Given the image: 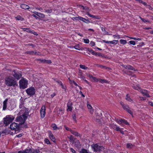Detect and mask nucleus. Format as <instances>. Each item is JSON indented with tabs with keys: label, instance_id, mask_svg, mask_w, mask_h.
I'll return each instance as SVG.
<instances>
[{
	"label": "nucleus",
	"instance_id": "obj_2",
	"mask_svg": "<svg viewBox=\"0 0 153 153\" xmlns=\"http://www.w3.org/2000/svg\"><path fill=\"white\" fill-rule=\"evenodd\" d=\"M5 83L7 85L9 86H15L16 84V81L13 77H8L5 79Z\"/></svg>",
	"mask_w": 153,
	"mask_h": 153
},
{
	"label": "nucleus",
	"instance_id": "obj_62",
	"mask_svg": "<svg viewBox=\"0 0 153 153\" xmlns=\"http://www.w3.org/2000/svg\"><path fill=\"white\" fill-rule=\"evenodd\" d=\"M52 63L51 61V60H47L46 63L48 64H51Z\"/></svg>",
	"mask_w": 153,
	"mask_h": 153
},
{
	"label": "nucleus",
	"instance_id": "obj_41",
	"mask_svg": "<svg viewBox=\"0 0 153 153\" xmlns=\"http://www.w3.org/2000/svg\"><path fill=\"white\" fill-rule=\"evenodd\" d=\"M52 127L53 128L54 130H56L57 129H59V128L57 127V126L55 124H52Z\"/></svg>",
	"mask_w": 153,
	"mask_h": 153
},
{
	"label": "nucleus",
	"instance_id": "obj_22",
	"mask_svg": "<svg viewBox=\"0 0 153 153\" xmlns=\"http://www.w3.org/2000/svg\"><path fill=\"white\" fill-rule=\"evenodd\" d=\"M7 99H6L3 102V110H5L7 108Z\"/></svg>",
	"mask_w": 153,
	"mask_h": 153
},
{
	"label": "nucleus",
	"instance_id": "obj_55",
	"mask_svg": "<svg viewBox=\"0 0 153 153\" xmlns=\"http://www.w3.org/2000/svg\"><path fill=\"white\" fill-rule=\"evenodd\" d=\"M90 44L91 46L92 47L95 45V43L92 41H91L90 42Z\"/></svg>",
	"mask_w": 153,
	"mask_h": 153
},
{
	"label": "nucleus",
	"instance_id": "obj_4",
	"mask_svg": "<svg viewBox=\"0 0 153 153\" xmlns=\"http://www.w3.org/2000/svg\"><path fill=\"white\" fill-rule=\"evenodd\" d=\"M26 92L27 95L32 96L35 94L36 89L34 87L31 86L26 90Z\"/></svg>",
	"mask_w": 153,
	"mask_h": 153
},
{
	"label": "nucleus",
	"instance_id": "obj_58",
	"mask_svg": "<svg viewBox=\"0 0 153 153\" xmlns=\"http://www.w3.org/2000/svg\"><path fill=\"white\" fill-rule=\"evenodd\" d=\"M18 153H27V149L24 151H19L18 152Z\"/></svg>",
	"mask_w": 153,
	"mask_h": 153
},
{
	"label": "nucleus",
	"instance_id": "obj_6",
	"mask_svg": "<svg viewBox=\"0 0 153 153\" xmlns=\"http://www.w3.org/2000/svg\"><path fill=\"white\" fill-rule=\"evenodd\" d=\"M120 104L124 110H126L130 114L132 115V111L129 109V106L128 105L124 104L122 102H120Z\"/></svg>",
	"mask_w": 153,
	"mask_h": 153
},
{
	"label": "nucleus",
	"instance_id": "obj_28",
	"mask_svg": "<svg viewBox=\"0 0 153 153\" xmlns=\"http://www.w3.org/2000/svg\"><path fill=\"white\" fill-rule=\"evenodd\" d=\"M15 18L17 20H20L21 21H23L24 19V18L19 15L15 17Z\"/></svg>",
	"mask_w": 153,
	"mask_h": 153
},
{
	"label": "nucleus",
	"instance_id": "obj_37",
	"mask_svg": "<svg viewBox=\"0 0 153 153\" xmlns=\"http://www.w3.org/2000/svg\"><path fill=\"white\" fill-rule=\"evenodd\" d=\"M69 139L70 142L73 143L74 142V138L73 135H71L69 137Z\"/></svg>",
	"mask_w": 153,
	"mask_h": 153
},
{
	"label": "nucleus",
	"instance_id": "obj_36",
	"mask_svg": "<svg viewBox=\"0 0 153 153\" xmlns=\"http://www.w3.org/2000/svg\"><path fill=\"white\" fill-rule=\"evenodd\" d=\"M118 40H114L113 41H110V44H111L116 45L118 43Z\"/></svg>",
	"mask_w": 153,
	"mask_h": 153
},
{
	"label": "nucleus",
	"instance_id": "obj_44",
	"mask_svg": "<svg viewBox=\"0 0 153 153\" xmlns=\"http://www.w3.org/2000/svg\"><path fill=\"white\" fill-rule=\"evenodd\" d=\"M19 104L21 105H24L25 104V102L23 99H21L20 100V101L19 102Z\"/></svg>",
	"mask_w": 153,
	"mask_h": 153
},
{
	"label": "nucleus",
	"instance_id": "obj_32",
	"mask_svg": "<svg viewBox=\"0 0 153 153\" xmlns=\"http://www.w3.org/2000/svg\"><path fill=\"white\" fill-rule=\"evenodd\" d=\"M126 100L129 102H131V101H132V100L131 99L130 96H129L128 94H127L126 95Z\"/></svg>",
	"mask_w": 153,
	"mask_h": 153
},
{
	"label": "nucleus",
	"instance_id": "obj_23",
	"mask_svg": "<svg viewBox=\"0 0 153 153\" xmlns=\"http://www.w3.org/2000/svg\"><path fill=\"white\" fill-rule=\"evenodd\" d=\"M119 121L121 123V126H122L123 124L126 125H128L129 124L127 122L126 120L124 119H121Z\"/></svg>",
	"mask_w": 153,
	"mask_h": 153
},
{
	"label": "nucleus",
	"instance_id": "obj_5",
	"mask_svg": "<svg viewBox=\"0 0 153 153\" xmlns=\"http://www.w3.org/2000/svg\"><path fill=\"white\" fill-rule=\"evenodd\" d=\"M10 128L11 130H14L15 133L18 132L20 130L19 124L15 122L10 124Z\"/></svg>",
	"mask_w": 153,
	"mask_h": 153
},
{
	"label": "nucleus",
	"instance_id": "obj_15",
	"mask_svg": "<svg viewBox=\"0 0 153 153\" xmlns=\"http://www.w3.org/2000/svg\"><path fill=\"white\" fill-rule=\"evenodd\" d=\"M140 92L143 94V96H146L147 97H150L149 94L148 93L147 91L146 90L142 89Z\"/></svg>",
	"mask_w": 153,
	"mask_h": 153
},
{
	"label": "nucleus",
	"instance_id": "obj_60",
	"mask_svg": "<svg viewBox=\"0 0 153 153\" xmlns=\"http://www.w3.org/2000/svg\"><path fill=\"white\" fill-rule=\"evenodd\" d=\"M113 37L114 38H117V39H120V38L119 35H113Z\"/></svg>",
	"mask_w": 153,
	"mask_h": 153
},
{
	"label": "nucleus",
	"instance_id": "obj_7",
	"mask_svg": "<svg viewBox=\"0 0 153 153\" xmlns=\"http://www.w3.org/2000/svg\"><path fill=\"white\" fill-rule=\"evenodd\" d=\"M27 119L23 117L22 115H20L16 117V122H19L20 124H24Z\"/></svg>",
	"mask_w": 153,
	"mask_h": 153
},
{
	"label": "nucleus",
	"instance_id": "obj_26",
	"mask_svg": "<svg viewBox=\"0 0 153 153\" xmlns=\"http://www.w3.org/2000/svg\"><path fill=\"white\" fill-rule=\"evenodd\" d=\"M101 83H108V82L105 79H102L100 78L99 79V81Z\"/></svg>",
	"mask_w": 153,
	"mask_h": 153
},
{
	"label": "nucleus",
	"instance_id": "obj_51",
	"mask_svg": "<svg viewBox=\"0 0 153 153\" xmlns=\"http://www.w3.org/2000/svg\"><path fill=\"white\" fill-rule=\"evenodd\" d=\"M145 45L144 43L143 42H142L140 43V44L137 45V47H141L142 46H143Z\"/></svg>",
	"mask_w": 153,
	"mask_h": 153
},
{
	"label": "nucleus",
	"instance_id": "obj_10",
	"mask_svg": "<svg viewBox=\"0 0 153 153\" xmlns=\"http://www.w3.org/2000/svg\"><path fill=\"white\" fill-rule=\"evenodd\" d=\"M13 75L14 77L17 80H19L22 76L21 73L18 71H16L15 70H14L13 71Z\"/></svg>",
	"mask_w": 153,
	"mask_h": 153
},
{
	"label": "nucleus",
	"instance_id": "obj_8",
	"mask_svg": "<svg viewBox=\"0 0 153 153\" xmlns=\"http://www.w3.org/2000/svg\"><path fill=\"white\" fill-rule=\"evenodd\" d=\"M13 120V118L10 117H7V116L5 118H4V123L6 126H7L11 123Z\"/></svg>",
	"mask_w": 153,
	"mask_h": 153
},
{
	"label": "nucleus",
	"instance_id": "obj_47",
	"mask_svg": "<svg viewBox=\"0 0 153 153\" xmlns=\"http://www.w3.org/2000/svg\"><path fill=\"white\" fill-rule=\"evenodd\" d=\"M132 144L131 143H128L126 144V147L128 148H132Z\"/></svg>",
	"mask_w": 153,
	"mask_h": 153
},
{
	"label": "nucleus",
	"instance_id": "obj_57",
	"mask_svg": "<svg viewBox=\"0 0 153 153\" xmlns=\"http://www.w3.org/2000/svg\"><path fill=\"white\" fill-rule=\"evenodd\" d=\"M84 42L86 44H88L89 42V40L88 39H84Z\"/></svg>",
	"mask_w": 153,
	"mask_h": 153
},
{
	"label": "nucleus",
	"instance_id": "obj_25",
	"mask_svg": "<svg viewBox=\"0 0 153 153\" xmlns=\"http://www.w3.org/2000/svg\"><path fill=\"white\" fill-rule=\"evenodd\" d=\"M133 88L136 90L140 91L141 90V88L140 87L139 85H133L132 86Z\"/></svg>",
	"mask_w": 153,
	"mask_h": 153
},
{
	"label": "nucleus",
	"instance_id": "obj_19",
	"mask_svg": "<svg viewBox=\"0 0 153 153\" xmlns=\"http://www.w3.org/2000/svg\"><path fill=\"white\" fill-rule=\"evenodd\" d=\"M87 106L88 109L89 110L90 114H92L94 112V109L91 104L89 103L88 102H87Z\"/></svg>",
	"mask_w": 153,
	"mask_h": 153
},
{
	"label": "nucleus",
	"instance_id": "obj_54",
	"mask_svg": "<svg viewBox=\"0 0 153 153\" xmlns=\"http://www.w3.org/2000/svg\"><path fill=\"white\" fill-rule=\"evenodd\" d=\"M70 150L71 152L73 153H76V151L72 148H71L70 149Z\"/></svg>",
	"mask_w": 153,
	"mask_h": 153
},
{
	"label": "nucleus",
	"instance_id": "obj_42",
	"mask_svg": "<svg viewBox=\"0 0 153 153\" xmlns=\"http://www.w3.org/2000/svg\"><path fill=\"white\" fill-rule=\"evenodd\" d=\"M72 47H74V48L76 50H80V48L79 47V46L78 45H76L74 46H72Z\"/></svg>",
	"mask_w": 153,
	"mask_h": 153
},
{
	"label": "nucleus",
	"instance_id": "obj_46",
	"mask_svg": "<svg viewBox=\"0 0 153 153\" xmlns=\"http://www.w3.org/2000/svg\"><path fill=\"white\" fill-rule=\"evenodd\" d=\"M60 85L61 86L62 88L63 89H64L65 91H66V89H66L67 88V87H66V86L64 85L63 84V83L61 84Z\"/></svg>",
	"mask_w": 153,
	"mask_h": 153
},
{
	"label": "nucleus",
	"instance_id": "obj_17",
	"mask_svg": "<svg viewBox=\"0 0 153 153\" xmlns=\"http://www.w3.org/2000/svg\"><path fill=\"white\" fill-rule=\"evenodd\" d=\"M72 19L74 21L80 20L81 21H82V22H84L85 21H84L85 20H86L85 19V18L82 17H80V16H78V17L76 16L75 17H73L72 18Z\"/></svg>",
	"mask_w": 153,
	"mask_h": 153
},
{
	"label": "nucleus",
	"instance_id": "obj_64",
	"mask_svg": "<svg viewBox=\"0 0 153 153\" xmlns=\"http://www.w3.org/2000/svg\"><path fill=\"white\" fill-rule=\"evenodd\" d=\"M73 117V119H74V120L75 121H76V114H74L73 115V117Z\"/></svg>",
	"mask_w": 153,
	"mask_h": 153
},
{
	"label": "nucleus",
	"instance_id": "obj_63",
	"mask_svg": "<svg viewBox=\"0 0 153 153\" xmlns=\"http://www.w3.org/2000/svg\"><path fill=\"white\" fill-rule=\"evenodd\" d=\"M23 135V134L22 133H21L18 135H16V137H21Z\"/></svg>",
	"mask_w": 153,
	"mask_h": 153
},
{
	"label": "nucleus",
	"instance_id": "obj_18",
	"mask_svg": "<svg viewBox=\"0 0 153 153\" xmlns=\"http://www.w3.org/2000/svg\"><path fill=\"white\" fill-rule=\"evenodd\" d=\"M111 127L114 130L116 131L120 130V128L116 124H111L110 125Z\"/></svg>",
	"mask_w": 153,
	"mask_h": 153
},
{
	"label": "nucleus",
	"instance_id": "obj_3",
	"mask_svg": "<svg viewBox=\"0 0 153 153\" xmlns=\"http://www.w3.org/2000/svg\"><path fill=\"white\" fill-rule=\"evenodd\" d=\"M28 81L26 79L23 78L20 80L19 85L20 88L24 89L27 87Z\"/></svg>",
	"mask_w": 153,
	"mask_h": 153
},
{
	"label": "nucleus",
	"instance_id": "obj_38",
	"mask_svg": "<svg viewBox=\"0 0 153 153\" xmlns=\"http://www.w3.org/2000/svg\"><path fill=\"white\" fill-rule=\"evenodd\" d=\"M120 42L121 44L123 45H125L127 43V41L126 40L124 39H120Z\"/></svg>",
	"mask_w": 153,
	"mask_h": 153
},
{
	"label": "nucleus",
	"instance_id": "obj_61",
	"mask_svg": "<svg viewBox=\"0 0 153 153\" xmlns=\"http://www.w3.org/2000/svg\"><path fill=\"white\" fill-rule=\"evenodd\" d=\"M85 19L86 20H85L84 21V22H85L86 23H89L90 22V21H89V20L87 19Z\"/></svg>",
	"mask_w": 153,
	"mask_h": 153
},
{
	"label": "nucleus",
	"instance_id": "obj_39",
	"mask_svg": "<svg viewBox=\"0 0 153 153\" xmlns=\"http://www.w3.org/2000/svg\"><path fill=\"white\" fill-rule=\"evenodd\" d=\"M38 15V16L41 18H44L45 17V14L40 13H39Z\"/></svg>",
	"mask_w": 153,
	"mask_h": 153
},
{
	"label": "nucleus",
	"instance_id": "obj_24",
	"mask_svg": "<svg viewBox=\"0 0 153 153\" xmlns=\"http://www.w3.org/2000/svg\"><path fill=\"white\" fill-rule=\"evenodd\" d=\"M27 153H38L37 150L30 149H27Z\"/></svg>",
	"mask_w": 153,
	"mask_h": 153
},
{
	"label": "nucleus",
	"instance_id": "obj_56",
	"mask_svg": "<svg viewBox=\"0 0 153 153\" xmlns=\"http://www.w3.org/2000/svg\"><path fill=\"white\" fill-rule=\"evenodd\" d=\"M88 51H89V52L91 53L92 54H93V53H94V51L91 48H88Z\"/></svg>",
	"mask_w": 153,
	"mask_h": 153
},
{
	"label": "nucleus",
	"instance_id": "obj_49",
	"mask_svg": "<svg viewBox=\"0 0 153 153\" xmlns=\"http://www.w3.org/2000/svg\"><path fill=\"white\" fill-rule=\"evenodd\" d=\"M30 33L33 34L34 35L37 36L38 35V33L35 32L34 30H31Z\"/></svg>",
	"mask_w": 153,
	"mask_h": 153
},
{
	"label": "nucleus",
	"instance_id": "obj_30",
	"mask_svg": "<svg viewBox=\"0 0 153 153\" xmlns=\"http://www.w3.org/2000/svg\"><path fill=\"white\" fill-rule=\"evenodd\" d=\"M24 31H26L27 32L30 33L31 30L29 28H22Z\"/></svg>",
	"mask_w": 153,
	"mask_h": 153
},
{
	"label": "nucleus",
	"instance_id": "obj_50",
	"mask_svg": "<svg viewBox=\"0 0 153 153\" xmlns=\"http://www.w3.org/2000/svg\"><path fill=\"white\" fill-rule=\"evenodd\" d=\"M52 11V10L51 9H49L47 10H45V12L48 13H51Z\"/></svg>",
	"mask_w": 153,
	"mask_h": 153
},
{
	"label": "nucleus",
	"instance_id": "obj_59",
	"mask_svg": "<svg viewBox=\"0 0 153 153\" xmlns=\"http://www.w3.org/2000/svg\"><path fill=\"white\" fill-rule=\"evenodd\" d=\"M81 78L83 80H84L85 79V77L83 76V74H81L79 75Z\"/></svg>",
	"mask_w": 153,
	"mask_h": 153
},
{
	"label": "nucleus",
	"instance_id": "obj_1",
	"mask_svg": "<svg viewBox=\"0 0 153 153\" xmlns=\"http://www.w3.org/2000/svg\"><path fill=\"white\" fill-rule=\"evenodd\" d=\"M91 146L94 151L96 152L102 151L105 149L103 146H100V143L93 144Z\"/></svg>",
	"mask_w": 153,
	"mask_h": 153
},
{
	"label": "nucleus",
	"instance_id": "obj_12",
	"mask_svg": "<svg viewBox=\"0 0 153 153\" xmlns=\"http://www.w3.org/2000/svg\"><path fill=\"white\" fill-rule=\"evenodd\" d=\"M121 66L123 67L124 68L128 69V70H130L132 71H136L137 70L135 69L131 65H123V64L121 65Z\"/></svg>",
	"mask_w": 153,
	"mask_h": 153
},
{
	"label": "nucleus",
	"instance_id": "obj_9",
	"mask_svg": "<svg viewBox=\"0 0 153 153\" xmlns=\"http://www.w3.org/2000/svg\"><path fill=\"white\" fill-rule=\"evenodd\" d=\"M30 113V111H29V109L27 108H26L25 110H23L22 111L19 112L20 114H21L22 113H23L22 115L23 116V117L25 118V119H27V118L28 114Z\"/></svg>",
	"mask_w": 153,
	"mask_h": 153
},
{
	"label": "nucleus",
	"instance_id": "obj_13",
	"mask_svg": "<svg viewBox=\"0 0 153 153\" xmlns=\"http://www.w3.org/2000/svg\"><path fill=\"white\" fill-rule=\"evenodd\" d=\"M72 105L73 103L70 100H69L67 103V111H72L73 108L72 106Z\"/></svg>",
	"mask_w": 153,
	"mask_h": 153
},
{
	"label": "nucleus",
	"instance_id": "obj_16",
	"mask_svg": "<svg viewBox=\"0 0 153 153\" xmlns=\"http://www.w3.org/2000/svg\"><path fill=\"white\" fill-rule=\"evenodd\" d=\"M26 53L27 54L31 55H40L39 54V52H37L36 51H27L26 52Z\"/></svg>",
	"mask_w": 153,
	"mask_h": 153
},
{
	"label": "nucleus",
	"instance_id": "obj_27",
	"mask_svg": "<svg viewBox=\"0 0 153 153\" xmlns=\"http://www.w3.org/2000/svg\"><path fill=\"white\" fill-rule=\"evenodd\" d=\"M73 134L74 135L76 136H80V134L79 133L77 132L72 130L71 133Z\"/></svg>",
	"mask_w": 153,
	"mask_h": 153
},
{
	"label": "nucleus",
	"instance_id": "obj_21",
	"mask_svg": "<svg viewBox=\"0 0 153 153\" xmlns=\"http://www.w3.org/2000/svg\"><path fill=\"white\" fill-rule=\"evenodd\" d=\"M87 15L90 17L94 18L95 19H100L101 17L100 16H95L92 14H91L89 13L87 14Z\"/></svg>",
	"mask_w": 153,
	"mask_h": 153
},
{
	"label": "nucleus",
	"instance_id": "obj_53",
	"mask_svg": "<svg viewBox=\"0 0 153 153\" xmlns=\"http://www.w3.org/2000/svg\"><path fill=\"white\" fill-rule=\"evenodd\" d=\"M36 9L37 10H40L41 12H43L44 11L43 10V9L42 8L40 7H37L36 8Z\"/></svg>",
	"mask_w": 153,
	"mask_h": 153
},
{
	"label": "nucleus",
	"instance_id": "obj_35",
	"mask_svg": "<svg viewBox=\"0 0 153 153\" xmlns=\"http://www.w3.org/2000/svg\"><path fill=\"white\" fill-rule=\"evenodd\" d=\"M19 108L20 109H21L20 110L21 112L23 110H25L26 108L24 106V105H22L20 104H19Z\"/></svg>",
	"mask_w": 153,
	"mask_h": 153
},
{
	"label": "nucleus",
	"instance_id": "obj_43",
	"mask_svg": "<svg viewBox=\"0 0 153 153\" xmlns=\"http://www.w3.org/2000/svg\"><path fill=\"white\" fill-rule=\"evenodd\" d=\"M64 127L65 128V129L67 131H70L71 133V131H72V130L70 128H69V127H67L65 125L64 126Z\"/></svg>",
	"mask_w": 153,
	"mask_h": 153
},
{
	"label": "nucleus",
	"instance_id": "obj_11",
	"mask_svg": "<svg viewBox=\"0 0 153 153\" xmlns=\"http://www.w3.org/2000/svg\"><path fill=\"white\" fill-rule=\"evenodd\" d=\"M46 108L45 105H43L41 109L40 113L42 118H43L45 116L46 113Z\"/></svg>",
	"mask_w": 153,
	"mask_h": 153
},
{
	"label": "nucleus",
	"instance_id": "obj_45",
	"mask_svg": "<svg viewBox=\"0 0 153 153\" xmlns=\"http://www.w3.org/2000/svg\"><path fill=\"white\" fill-rule=\"evenodd\" d=\"M46 60L45 59H37V60L39 61H40L42 62L46 63Z\"/></svg>",
	"mask_w": 153,
	"mask_h": 153
},
{
	"label": "nucleus",
	"instance_id": "obj_33",
	"mask_svg": "<svg viewBox=\"0 0 153 153\" xmlns=\"http://www.w3.org/2000/svg\"><path fill=\"white\" fill-rule=\"evenodd\" d=\"M135 1H138L140 4H142L144 6H147L148 4H147V3L146 2L143 1L142 0H135Z\"/></svg>",
	"mask_w": 153,
	"mask_h": 153
},
{
	"label": "nucleus",
	"instance_id": "obj_40",
	"mask_svg": "<svg viewBox=\"0 0 153 153\" xmlns=\"http://www.w3.org/2000/svg\"><path fill=\"white\" fill-rule=\"evenodd\" d=\"M44 141L45 143H46L47 144H51V143H50L49 140L47 138H45V139Z\"/></svg>",
	"mask_w": 153,
	"mask_h": 153
},
{
	"label": "nucleus",
	"instance_id": "obj_52",
	"mask_svg": "<svg viewBox=\"0 0 153 153\" xmlns=\"http://www.w3.org/2000/svg\"><path fill=\"white\" fill-rule=\"evenodd\" d=\"M129 43L131 45H135V42L134 41H130L129 42Z\"/></svg>",
	"mask_w": 153,
	"mask_h": 153
},
{
	"label": "nucleus",
	"instance_id": "obj_29",
	"mask_svg": "<svg viewBox=\"0 0 153 153\" xmlns=\"http://www.w3.org/2000/svg\"><path fill=\"white\" fill-rule=\"evenodd\" d=\"M97 67L101 68H104L105 69H109L110 68L106 66H103L101 65H98Z\"/></svg>",
	"mask_w": 153,
	"mask_h": 153
},
{
	"label": "nucleus",
	"instance_id": "obj_14",
	"mask_svg": "<svg viewBox=\"0 0 153 153\" xmlns=\"http://www.w3.org/2000/svg\"><path fill=\"white\" fill-rule=\"evenodd\" d=\"M49 134V138L51 140L53 141V142H56V138L53 135V134L52 133L51 131H49L48 132Z\"/></svg>",
	"mask_w": 153,
	"mask_h": 153
},
{
	"label": "nucleus",
	"instance_id": "obj_31",
	"mask_svg": "<svg viewBox=\"0 0 153 153\" xmlns=\"http://www.w3.org/2000/svg\"><path fill=\"white\" fill-rule=\"evenodd\" d=\"M139 18L141 20H142L144 22H149L150 23L151 22L149 20H146L145 19L143 18H142L140 16H139Z\"/></svg>",
	"mask_w": 153,
	"mask_h": 153
},
{
	"label": "nucleus",
	"instance_id": "obj_34",
	"mask_svg": "<svg viewBox=\"0 0 153 153\" xmlns=\"http://www.w3.org/2000/svg\"><path fill=\"white\" fill-rule=\"evenodd\" d=\"M79 67L81 68L84 70H87L88 68V67L85 66V65L81 64L79 65Z\"/></svg>",
	"mask_w": 153,
	"mask_h": 153
},
{
	"label": "nucleus",
	"instance_id": "obj_48",
	"mask_svg": "<svg viewBox=\"0 0 153 153\" xmlns=\"http://www.w3.org/2000/svg\"><path fill=\"white\" fill-rule=\"evenodd\" d=\"M100 78H97L96 77H93L92 79L93 80L96 82H97L99 81V79Z\"/></svg>",
	"mask_w": 153,
	"mask_h": 153
},
{
	"label": "nucleus",
	"instance_id": "obj_20",
	"mask_svg": "<svg viewBox=\"0 0 153 153\" xmlns=\"http://www.w3.org/2000/svg\"><path fill=\"white\" fill-rule=\"evenodd\" d=\"M20 7L22 9L25 10L29 9L30 8V7L28 5L26 4H21L20 5Z\"/></svg>",
	"mask_w": 153,
	"mask_h": 153
}]
</instances>
